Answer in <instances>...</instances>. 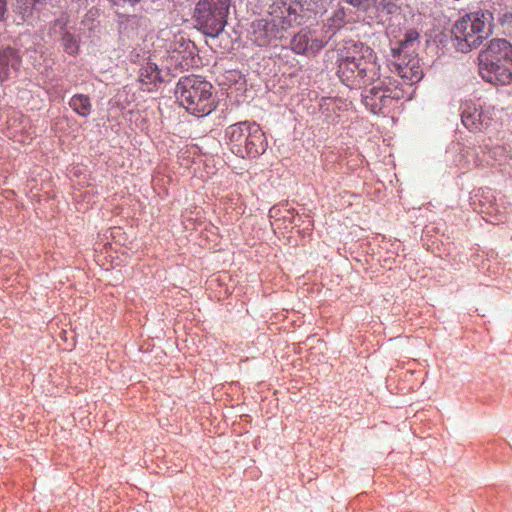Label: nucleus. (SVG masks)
I'll use <instances>...</instances> for the list:
<instances>
[{"label": "nucleus", "mask_w": 512, "mask_h": 512, "mask_svg": "<svg viewBox=\"0 0 512 512\" xmlns=\"http://www.w3.org/2000/svg\"><path fill=\"white\" fill-rule=\"evenodd\" d=\"M479 71L484 80L493 84L512 82V46L504 39H493L479 55Z\"/></svg>", "instance_id": "nucleus-1"}, {"label": "nucleus", "mask_w": 512, "mask_h": 512, "mask_svg": "<svg viewBox=\"0 0 512 512\" xmlns=\"http://www.w3.org/2000/svg\"><path fill=\"white\" fill-rule=\"evenodd\" d=\"M175 94L180 105L193 115H208L214 109L212 85L201 77L181 78L177 83Z\"/></svg>", "instance_id": "nucleus-2"}, {"label": "nucleus", "mask_w": 512, "mask_h": 512, "mask_svg": "<svg viewBox=\"0 0 512 512\" xmlns=\"http://www.w3.org/2000/svg\"><path fill=\"white\" fill-rule=\"evenodd\" d=\"M452 33L457 49L468 52L491 34V15L482 12L467 14L456 21Z\"/></svg>", "instance_id": "nucleus-3"}, {"label": "nucleus", "mask_w": 512, "mask_h": 512, "mask_svg": "<svg viewBox=\"0 0 512 512\" xmlns=\"http://www.w3.org/2000/svg\"><path fill=\"white\" fill-rule=\"evenodd\" d=\"M231 151L242 158L255 157L266 150L264 133L256 123L240 122L226 129Z\"/></svg>", "instance_id": "nucleus-4"}, {"label": "nucleus", "mask_w": 512, "mask_h": 512, "mask_svg": "<svg viewBox=\"0 0 512 512\" xmlns=\"http://www.w3.org/2000/svg\"><path fill=\"white\" fill-rule=\"evenodd\" d=\"M230 0H199L195 18L200 29L208 36L216 37L224 29Z\"/></svg>", "instance_id": "nucleus-5"}, {"label": "nucleus", "mask_w": 512, "mask_h": 512, "mask_svg": "<svg viewBox=\"0 0 512 512\" xmlns=\"http://www.w3.org/2000/svg\"><path fill=\"white\" fill-rule=\"evenodd\" d=\"M304 0H276L270 6L269 15L274 27L282 31L302 24L306 13Z\"/></svg>", "instance_id": "nucleus-6"}, {"label": "nucleus", "mask_w": 512, "mask_h": 512, "mask_svg": "<svg viewBox=\"0 0 512 512\" xmlns=\"http://www.w3.org/2000/svg\"><path fill=\"white\" fill-rule=\"evenodd\" d=\"M354 59H358V77L365 81H375L380 77V65L373 50L362 44H353Z\"/></svg>", "instance_id": "nucleus-7"}, {"label": "nucleus", "mask_w": 512, "mask_h": 512, "mask_svg": "<svg viewBox=\"0 0 512 512\" xmlns=\"http://www.w3.org/2000/svg\"><path fill=\"white\" fill-rule=\"evenodd\" d=\"M363 103L374 114L384 113L394 100L400 98V91L391 90L390 88H382L380 86H372L365 89L363 94Z\"/></svg>", "instance_id": "nucleus-8"}, {"label": "nucleus", "mask_w": 512, "mask_h": 512, "mask_svg": "<svg viewBox=\"0 0 512 512\" xmlns=\"http://www.w3.org/2000/svg\"><path fill=\"white\" fill-rule=\"evenodd\" d=\"M391 71L397 73L403 80L413 84L421 80L423 71L419 59L411 53L396 55Z\"/></svg>", "instance_id": "nucleus-9"}, {"label": "nucleus", "mask_w": 512, "mask_h": 512, "mask_svg": "<svg viewBox=\"0 0 512 512\" xmlns=\"http://www.w3.org/2000/svg\"><path fill=\"white\" fill-rule=\"evenodd\" d=\"M280 27H274L271 19H260L252 24L251 40L258 46L266 45L270 39L282 37Z\"/></svg>", "instance_id": "nucleus-10"}, {"label": "nucleus", "mask_w": 512, "mask_h": 512, "mask_svg": "<svg viewBox=\"0 0 512 512\" xmlns=\"http://www.w3.org/2000/svg\"><path fill=\"white\" fill-rule=\"evenodd\" d=\"M20 57L12 49H4L0 52V79L6 80L15 77L20 68Z\"/></svg>", "instance_id": "nucleus-11"}, {"label": "nucleus", "mask_w": 512, "mask_h": 512, "mask_svg": "<svg viewBox=\"0 0 512 512\" xmlns=\"http://www.w3.org/2000/svg\"><path fill=\"white\" fill-rule=\"evenodd\" d=\"M358 59H354L353 55V44L347 47V52L342 55L339 60L338 74L343 82H349L350 80L358 77Z\"/></svg>", "instance_id": "nucleus-12"}, {"label": "nucleus", "mask_w": 512, "mask_h": 512, "mask_svg": "<svg viewBox=\"0 0 512 512\" xmlns=\"http://www.w3.org/2000/svg\"><path fill=\"white\" fill-rule=\"evenodd\" d=\"M462 122L471 131H479L489 126V118L476 107H468L462 112Z\"/></svg>", "instance_id": "nucleus-13"}, {"label": "nucleus", "mask_w": 512, "mask_h": 512, "mask_svg": "<svg viewBox=\"0 0 512 512\" xmlns=\"http://www.w3.org/2000/svg\"><path fill=\"white\" fill-rule=\"evenodd\" d=\"M320 47L321 45L316 40L310 43L308 34L303 32L295 35L291 41L292 50L298 54L306 53L309 50H318Z\"/></svg>", "instance_id": "nucleus-14"}, {"label": "nucleus", "mask_w": 512, "mask_h": 512, "mask_svg": "<svg viewBox=\"0 0 512 512\" xmlns=\"http://www.w3.org/2000/svg\"><path fill=\"white\" fill-rule=\"evenodd\" d=\"M139 81L143 85L153 84L157 81L161 82L162 79L158 66L155 63H146L140 70Z\"/></svg>", "instance_id": "nucleus-15"}, {"label": "nucleus", "mask_w": 512, "mask_h": 512, "mask_svg": "<svg viewBox=\"0 0 512 512\" xmlns=\"http://www.w3.org/2000/svg\"><path fill=\"white\" fill-rule=\"evenodd\" d=\"M71 108L80 116L87 117L91 112V102L88 96L83 94L75 95L70 100Z\"/></svg>", "instance_id": "nucleus-16"}, {"label": "nucleus", "mask_w": 512, "mask_h": 512, "mask_svg": "<svg viewBox=\"0 0 512 512\" xmlns=\"http://www.w3.org/2000/svg\"><path fill=\"white\" fill-rule=\"evenodd\" d=\"M418 39V33L416 31H409L406 36L405 40H402L399 43V47L392 48V54L393 56L396 55H402V54H409L414 51L413 47Z\"/></svg>", "instance_id": "nucleus-17"}, {"label": "nucleus", "mask_w": 512, "mask_h": 512, "mask_svg": "<svg viewBox=\"0 0 512 512\" xmlns=\"http://www.w3.org/2000/svg\"><path fill=\"white\" fill-rule=\"evenodd\" d=\"M62 43L67 53L74 55L78 52V41L73 35L65 33L62 38Z\"/></svg>", "instance_id": "nucleus-18"}, {"label": "nucleus", "mask_w": 512, "mask_h": 512, "mask_svg": "<svg viewBox=\"0 0 512 512\" xmlns=\"http://www.w3.org/2000/svg\"><path fill=\"white\" fill-rule=\"evenodd\" d=\"M331 2L332 0H310L308 10L315 13L325 11Z\"/></svg>", "instance_id": "nucleus-19"}, {"label": "nucleus", "mask_w": 512, "mask_h": 512, "mask_svg": "<svg viewBox=\"0 0 512 512\" xmlns=\"http://www.w3.org/2000/svg\"><path fill=\"white\" fill-rule=\"evenodd\" d=\"M350 5L357 7L363 11L374 7L377 0H346Z\"/></svg>", "instance_id": "nucleus-20"}, {"label": "nucleus", "mask_w": 512, "mask_h": 512, "mask_svg": "<svg viewBox=\"0 0 512 512\" xmlns=\"http://www.w3.org/2000/svg\"><path fill=\"white\" fill-rule=\"evenodd\" d=\"M7 12V3L6 0H0V21H2Z\"/></svg>", "instance_id": "nucleus-21"}, {"label": "nucleus", "mask_w": 512, "mask_h": 512, "mask_svg": "<svg viewBox=\"0 0 512 512\" xmlns=\"http://www.w3.org/2000/svg\"><path fill=\"white\" fill-rule=\"evenodd\" d=\"M109 2H111L112 4L114 5H118V6H121L125 3H128V2H137L138 0H108Z\"/></svg>", "instance_id": "nucleus-22"}, {"label": "nucleus", "mask_w": 512, "mask_h": 512, "mask_svg": "<svg viewBox=\"0 0 512 512\" xmlns=\"http://www.w3.org/2000/svg\"><path fill=\"white\" fill-rule=\"evenodd\" d=\"M55 25H56V26H59V28L62 30V29H63V25H64V24H63V22H62V21L58 20V21L56 22V24H55Z\"/></svg>", "instance_id": "nucleus-23"}]
</instances>
